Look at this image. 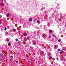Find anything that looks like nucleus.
Segmentation results:
<instances>
[{
  "instance_id": "obj_18",
  "label": "nucleus",
  "mask_w": 66,
  "mask_h": 66,
  "mask_svg": "<svg viewBox=\"0 0 66 66\" xmlns=\"http://www.w3.org/2000/svg\"><path fill=\"white\" fill-rule=\"evenodd\" d=\"M0 18H2V15H0Z\"/></svg>"
},
{
  "instance_id": "obj_3",
  "label": "nucleus",
  "mask_w": 66,
  "mask_h": 66,
  "mask_svg": "<svg viewBox=\"0 0 66 66\" xmlns=\"http://www.w3.org/2000/svg\"><path fill=\"white\" fill-rule=\"evenodd\" d=\"M10 15V14L9 13H7V14L6 15V17H9V16Z\"/></svg>"
},
{
  "instance_id": "obj_29",
  "label": "nucleus",
  "mask_w": 66,
  "mask_h": 66,
  "mask_svg": "<svg viewBox=\"0 0 66 66\" xmlns=\"http://www.w3.org/2000/svg\"><path fill=\"white\" fill-rule=\"evenodd\" d=\"M2 5H3V6H4V4H3Z\"/></svg>"
},
{
  "instance_id": "obj_21",
  "label": "nucleus",
  "mask_w": 66,
  "mask_h": 66,
  "mask_svg": "<svg viewBox=\"0 0 66 66\" xmlns=\"http://www.w3.org/2000/svg\"><path fill=\"white\" fill-rule=\"evenodd\" d=\"M51 37V36H49L48 37L49 38H50Z\"/></svg>"
},
{
  "instance_id": "obj_34",
  "label": "nucleus",
  "mask_w": 66,
  "mask_h": 66,
  "mask_svg": "<svg viewBox=\"0 0 66 66\" xmlns=\"http://www.w3.org/2000/svg\"><path fill=\"white\" fill-rule=\"evenodd\" d=\"M45 13H46V11H45Z\"/></svg>"
},
{
  "instance_id": "obj_10",
  "label": "nucleus",
  "mask_w": 66,
  "mask_h": 66,
  "mask_svg": "<svg viewBox=\"0 0 66 66\" xmlns=\"http://www.w3.org/2000/svg\"><path fill=\"white\" fill-rule=\"evenodd\" d=\"M41 54H44V53L43 52H41Z\"/></svg>"
},
{
  "instance_id": "obj_30",
  "label": "nucleus",
  "mask_w": 66,
  "mask_h": 66,
  "mask_svg": "<svg viewBox=\"0 0 66 66\" xmlns=\"http://www.w3.org/2000/svg\"><path fill=\"white\" fill-rule=\"evenodd\" d=\"M2 53H3L4 52V51H2Z\"/></svg>"
},
{
  "instance_id": "obj_25",
  "label": "nucleus",
  "mask_w": 66,
  "mask_h": 66,
  "mask_svg": "<svg viewBox=\"0 0 66 66\" xmlns=\"http://www.w3.org/2000/svg\"><path fill=\"white\" fill-rule=\"evenodd\" d=\"M63 53V52H60V53L61 54H62V53Z\"/></svg>"
},
{
  "instance_id": "obj_32",
  "label": "nucleus",
  "mask_w": 66,
  "mask_h": 66,
  "mask_svg": "<svg viewBox=\"0 0 66 66\" xmlns=\"http://www.w3.org/2000/svg\"><path fill=\"white\" fill-rule=\"evenodd\" d=\"M11 57H13V56H11Z\"/></svg>"
},
{
  "instance_id": "obj_6",
  "label": "nucleus",
  "mask_w": 66,
  "mask_h": 66,
  "mask_svg": "<svg viewBox=\"0 0 66 66\" xmlns=\"http://www.w3.org/2000/svg\"><path fill=\"white\" fill-rule=\"evenodd\" d=\"M27 34L26 33H25L24 34V36H27Z\"/></svg>"
},
{
  "instance_id": "obj_33",
  "label": "nucleus",
  "mask_w": 66,
  "mask_h": 66,
  "mask_svg": "<svg viewBox=\"0 0 66 66\" xmlns=\"http://www.w3.org/2000/svg\"><path fill=\"white\" fill-rule=\"evenodd\" d=\"M0 61H1V60H2V59H0Z\"/></svg>"
},
{
  "instance_id": "obj_14",
  "label": "nucleus",
  "mask_w": 66,
  "mask_h": 66,
  "mask_svg": "<svg viewBox=\"0 0 66 66\" xmlns=\"http://www.w3.org/2000/svg\"><path fill=\"white\" fill-rule=\"evenodd\" d=\"M50 33H51V32H52V31L51 30H50Z\"/></svg>"
},
{
  "instance_id": "obj_11",
  "label": "nucleus",
  "mask_w": 66,
  "mask_h": 66,
  "mask_svg": "<svg viewBox=\"0 0 66 66\" xmlns=\"http://www.w3.org/2000/svg\"><path fill=\"white\" fill-rule=\"evenodd\" d=\"M24 40L26 41H27V38H24Z\"/></svg>"
},
{
  "instance_id": "obj_16",
  "label": "nucleus",
  "mask_w": 66,
  "mask_h": 66,
  "mask_svg": "<svg viewBox=\"0 0 66 66\" xmlns=\"http://www.w3.org/2000/svg\"><path fill=\"white\" fill-rule=\"evenodd\" d=\"M61 42V39H59L58 40V42Z\"/></svg>"
},
{
  "instance_id": "obj_27",
  "label": "nucleus",
  "mask_w": 66,
  "mask_h": 66,
  "mask_svg": "<svg viewBox=\"0 0 66 66\" xmlns=\"http://www.w3.org/2000/svg\"><path fill=\"white\" fill-rule=\"evenodd\" d=\"M16 41H18V39H16Z\"/></svg>"
},
{
  "instance_id": "obj_15",
  "label": "nucleus",
  "mask_w": 66,
  "mask_h": 66,
  "mask_svg": "<svg viewBox=\"0 0 66 66\" xmlns=\"http://www.w3.org/2000/svg\"><path fill=\"white\" fill-rule=\"evenodd\" d=\"M4 30H5V31L6 30V28L5 27V28Z\"/></svg>"
},
{
  "instance_id": "obj_2",
  "label": "nucleus",
  "mask_w": 66,
  "mask_h": 66,
  "mask_svg": "<svg viewBox=\"0 0 66 66\" xmlns=\"http://www.w3.org/2000/svg\"><path fill=\"white\" fill-rule=\"evenodd\" d=\"M42 37L43 38H44V37H46V35L45 34H43V35L42 36Z\"/></svg>"
},
{
  "instance_id": "obj_37",
  "label": "nucleus",
  "mask_w": 66,
  "mask_h": 66,
  "mask_svg": "<svg viewBox=\"0 0 66 66\" xmlns=\"http://www.w3.org/2000/svg\"><path fill=\"white\" fill-rule=\"evenodd\" d=\"M32 51H33V49H32Z\"/></svg>"
},
{
  "instance_id": "obj_5",
  "label": "nucleus",
  "mask_w": 66,
  "mask_h": 66,
  "mask_svg": "<svg viewBox=\"0 0 66 66\" xmlns=\"http://www.w3.org/2000/svg\"><path fill=\"white\" fill-rule=\"evenodd\" d=\"M33 20V19L32 18H30V20H29V21H32Z\"/></svg>"
},
{
  "instance_id": "obj_9",
  "label": "nucleus",
  "mask_w": 66,
  "mask_h": 66,
  "mask_svg": "<svg viewBox=\"0 0 66 66\" xmlns=\"http://www.w3.org/2000/svg\"><path fill=\"white\" fill-rule=\"evenodd\" d=\"M13 31H14V32H16V30L15 29H13Z\"/></svg>"
},
{
  "instance_id": "obj_28",
  "label": "nucleus",
  "mask_w": 66,
  "mask_h": 66,
  "mask_svg": "<svg viewBox=\"0 0 66 66\" xmlns=\"http://www.w3.org/2000/svg\"><path fill=\"white\" fill-rule=\"evenodd\" d=\"M56 60H59V58H56Z\"/></svg>"
},
{
  "instance_id": "obj_38",
  "label": "nucleus",
  "mask_w": 66,
  "mask_h": 66,
  "mask_svg": "<svg viewBox=\"0 0 66 66\" xmlns=\"http://www.w3.org/2000/svg\"><path fill=\"white\" fill-rule=\"evenodd\" d=\"M42 66H44V65H42Z\"/></svg>"
},
{
  "instance_id": "obj_31",
  "label": "nucleus",
  "mask_w": 66,
  "mask_h": 66,
  "mask_svg": "<svg viewBox=\"0 0 66 66\" xmlns=\"http://www.w3.org/2000/svg\"><path fill=\"white\" fill-rule=\"evenodd\" d=\"M0 24H1V22L0 21Z\"/></svg>"
},
{
  "instance_id": "obj_24",
  "label": "nucleus",
  "mask_w": 66,
  "mask_h": 66,
  "mask_svg": "<svg viewBox=\"0 0 66 66\" xmlns=\"http://www.w3.org/2000/svg\"><path fill=\"white\" fill-rule=\"evenodd\" d=\"M5 34H8V32H6L5 33Z\"/></svg>"
},
{
  "instance_id": "obj_39",
  "label": "nucleus",
  "mask_w": 66,
  "mask_h": 66,
  "mask_svg": "<svg viewBox=\"0 0 66 66\" xmlns=\"http://www.w3.org/2000/svg\"><path fill=\"white\" fill-rule=\"evenodd\" d=\"M11 53H12V52H11Z\"/></svg>"
},
{
  "instance_id": "obj_8",
  "label": "nucleus",
  "mask_w": 66,
  "mask_h": 66,
  "mask_svg": "<svg viewBox=\"0 0 66 66\" xmlns=\"http://www.w3.org/2000/svg\"><path fill=\"white\" fill-rule=\"evenodd\" d=\"M1 56L2 57V56H3L4 55H3V54H2V53H1Z\"/></svg>"
},
{
  "instance_id": "obj_19",
  "label": "nucleus",
  "mask_w": 66,
  "mask_h": 66,
  "mask_svg": "<svg viewBox=\"0 0 66 66\" xmlns=\"http://www.w3.org/2000/svg\"><path fill=\"white\" fill-rule=\"evenodd\" d=\"M15 62H16V63H18V61H15Z\"/></svg>"
},
{
  "instance_id": "obj_23",
  "label": "nucleus",
  "mask_w": 66,
  "mask_h": 66,
  "mask_svg": "<svg viewBox=\"0 0 66 66\" xmlns=\"http://www.w3.org/2000/svg\"><path fill=\"white\" fill-rule=\"evenodd\" d=\"M8 45H11V43H9L8 44Z\"/></svg>"
},
{
  "instance_id": "obj_7",
  "label": "nucleus",
  "mask_w": 66,
  "mask_h": 66,
  "mask_svg": "<svg viewBox=\"0 0 66 66\" xmlns=\"http://www.w3.org/2000/svg\"><path fill=\"white\" fill-rule=\"evenodd\" d=\"M48 55V56H50V55H51V54H50V53H48V54H47Z\"/></svg>"
},
{
  "instance_id": "obj_22",
  "label": "nucleus",
  "mask_w": 66,
  "mask_h": 66,
  "mask_svg": "<svg viewBox=\"0 0 66 66\" xmlns=\"http://www.w3.org/2000/svg\"><path fill=\"white\" fill-rule=\"evenodd\" d=\"M52 58V57H50L49 59H51Z\"/></svg>"
},
{
  "instance_id": "obj_13",
  "label": "nucleus",
  "mask_w": 66,
  "mask_h": 66,
  "mask_svg": "<svg viewBox=\"0 0 66 66\" xmlns=\"http://www.w3.org/2000/svg\"><path fill=\"white\" fill-rule=\"evenodd\" d=\"M57 50H58V51H60V49H57Z\"/></svg>"
},
{
  "instance_id": "obj_17",
  "label": "nucleus",
  "mask_w": 66,
  "mask_h": 66,
  "mask_svg": "<svg viewBox=\"0 0 66 66\" xmlns=\"http://www.w3.org/2000/svg\"><path fill=\"white\" fill-rule=\"evenodd\" d=\"M37 23H39V21H37Z\"/></svg>"
},
{
  "instance_id": "obj_1",
  "label": "nucleus",
  "mask_w": 66,
  "mask_h": 66,
  "mask_svg": "<svg viewBox=\"0 0 66 66\" xmlns=\"http://www.w3.org/2000/svg\"><path fill=\"white\" fill-rule=\"evenodd\" d=\"M32 42L33 43V44L34 45H36V42H35L34 41V40H33L32 41Z\"/></svg>"
},
{
  "instance_id": "obj_36",
  "label": "nucleus",
  "mask_w": 66,
  "mask_h": 66,
  "mask_svg": "<svg viewBox=\"0 0 66 66\" xmlns=\"http://www.w3.org/2000/svg\"><path fill=\"white\" fill-rule=\"evenodd\" d=\"M3 1H2V2H3Z\"/></svg>"
},
{
  "instance_id": "obj_20",
  "label": "nucleus",
  "mask_w": 66,
  "mask_h": 66,
  "mask_svg": "<svg viewBox=\"0 0 66 66\" xmlns=\"http://www.w3.org/2000/svg\"><path fill=\"white\" fill-rule=\"evenodd\" d=\"M53 36L54 37H56V36H55V35H53Z\"/></svg>"
},
{
  "instance_id": "obj_12",
  "label": "nucleus",
  "mask_w": 66,
  "mask_h": 66,
  "mask_svg": "<svg viewBox=\"0 0 66 66\" xmlns=\"http://www.w3.org/2000/svg\"><path fill=\"white\" fill-rule=\"evenodd\" d=\"M54 46H55L54 48L55 49L56 48V45H54Z\"/></svg>"
},
{
  "instance_id": "obj_4",
  "label": "nucleus",
  "mask_w": 66,
  "mask_h": 66,
  "mask_svg": "<svg viewBox=\"0 0 66 66\" xmlns=\"http://www.w3.org/2000/svg\"><path fill=\"white\" fill-rule=\"evenodd\" d=\"M6 42H9V41H10V40H9V39H6Z\"/></svg>"
},
{
  "instance_id": "obj_26",
  "label": "nucleus",
  "mask_w": 66,
  "mask_h": 66,
  "mask_svg": "<svg viewBox=\"0 0 66 66\" xmlns=\"http://www.w3.org/2000/svg\"><path fill=\"white\" fill-rule=\"evenodd\" d=\"M34 22H35V21H36V20H34Z\"/></svg>"
},
{
  "instance_id": "obj_35",
  "label": "nucleus",
  "mask_w": 66,
  "mask_h": 66,
  "mask_svg": "<svg viewBox=\"0 0 66 66\" xmlns=\"http://www.w3.org/2000/svg\"><path fill=\"white\" fill-rule=\"evenodd\" d=\"M29 38H27V39H29Z\"/></svg>"
}]
</instances>
